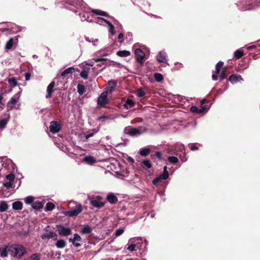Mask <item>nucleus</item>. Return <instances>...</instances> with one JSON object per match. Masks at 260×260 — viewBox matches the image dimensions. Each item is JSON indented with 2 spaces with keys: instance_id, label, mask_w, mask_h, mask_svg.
Listing matches in <instances>:
<instances>
[{
  "instance_id": "obj_1",
  "label": "nucleus",
  "mask_w": 260,
  "mask_h": 260,
  "mask_svg": "<svg viewBox=\"0 0 260 260\" xmlns=\"http://www.w3.org/2000/svg\"><path fill=\"white\" fill-rule=\"evenodd\" d=\"M9 252L14 257L20 258L25 252V248L20 245H11L8 247Z\"/></svg>"
},
{
  "instance_id": "obj_2",
  "label": "nucleus",
  "mask_w": 260,
  "mask_h": 260,
  "mask_svg": "<svg viewBox=\"0 0 260 260\" xmlns=\"http://www.w3.org/2000/svg\"><path fill=\"white\" fill-rule=\"evenodd\" d=\"M147 131V128L143 126H139L138 128L127 126L124 129L125 134L129 135L132 137L139 136Z\"/></svg>"
},
{
  "instance_id": "obj_3",
  "label": "nucleus",
  "mask_w": 260,
  "mask_h": 260,
  "mask_svg": "<svg viewBox=\"0 0 260 260\" xmlns=\"http://www.w3.org/2000/svg\"><path fill=\"white\" fill-rule=\"evenodd\" d=\"M90 203L94 207L101 208L105 204L102 201V198L100 196H94L90 199Z\"/></svg>"
},
{
  "instance_id": "obj_4",
  "label": "nucleus",
  "mask_w": 260,
  "mask_h": 260,
  "mask_svg": "<svg viewBox=\"0 0 260 260\" xmlns=\"http://www.w3.org/2000/svg\"><path fill=\"white\" fill-rule=\"evenodd\" d=\"M56 228L60 236H68L72 233L71 229L69 227H65L61 224L56 225Z\"/></svg>"
},
{
  "instance_id": "obj_5",
  "label": "nucleus",
  "mask_w": 260,
  "mask_h": 260,
  "mask_svg": "<svg viewBox=\"0 0 260 260\" xmlns=\"http://www.w3.org/2000/svg\"><path fill=\"white\" fill-rule=\"evenodd\" d=\"M82 208L81 205H77L75 208L70 211H66L64 215L67 216L73 217L78 215L81 212Z\"/></svg>"
},
{
  "instance_id": "obj_6",
  "label": "nucleus",
  "mask_w": 260,
  "mask_h": 260,
  "mask_svg": "<svg viewBox=\"0 0 260 260\" xmlns=\"http://www.w3.org/2000/svg\"><path fill=\"white\" fill-rule=\"evenodd\" d=\"M66 3L71 6L75 7L78 9L82 10L84 7H86L85 4L82 0H67Z\"/></svg>"
},
{
  "instance_id": "obj_7",
  "label": "nucleus",
  "mask_w": 260,
  "mask_h": 260,
  "mask_svg": "<svg viewBox=\"0 0 260 260\" xmlns=\"http://www.w3.org/2000/svg\"><path fill=\"white\" fill-rule=\"evenodd\" d=\"M81 12H80L79 14L80 19L82 21H87L88 22H91V21L89 20V9L86 7H84V8L81 10Z\"/></svg>"
},
{
  "instance_id": "obj_8",
  "label": "nucleus",
  "mask_w": 260,
  "mask_h": 260,
  "mask_svg": "<svg viewBox=\"0 0 260 260\" xmlns=\"http://www.w3.org/2000/svg\"><path fill=\"white\" fill-rule=\"evenodd\" d=\"M108 91H103L98 98L97 103L99 105L104 106L108 103L107 99Z\"/></svg>"
},
{
  "instance_id": "obj_9",
  "label": "nucleus",
  "mask_w": 260,
  "mask_h": 260,
  "mask_svg": "<svg viewBox=\"0 0 260 260\" xmlns=\"http://www.w3.org/2000/svg\"><path fill=\"white\" fill-rule=\"evenodd\" d=\"M92 66L93 65L90 64L83 66L82 71L80 74V76L84 79H87L89 72L91 69H92V68H91Z\"/></svg>"
},
{
  "instance_id": "obj_10",
  "label": "nucleus",
  "mask_w": 260,
  "mask_h": 260,
  "mask_svg": "<svg viewBox=\"0 0 260 260\" xmlns=\"http://www.w3.org/2000/svg\"><path fill=\"white\" fill-rule=\"evenodd\" d=\"M61 129V125L59 122L53 121L50 122L49 130L53 134L57 133Z\"/></svg>"
},
{
  "instance_id": "obj_11",
  "label": "nucleus",
  "mask_w": 260,
  "mask_h": 260,
  "mask_svg": "<svg viewBox=\"0 0 260 260\" xmlns=\"http://www.w3.org/2000/svg\"><path fill=\"white\" fill-rule=\"evenodd\" d=\"M18 42V39L16 38H10L6 43L5 49L8 50L13 48H16Z\"/></svg>"
},
{
  "instance_id": "obj_12",
  "label": "nucleus",
  "mask_w": 260,
  "mask_h": 260,
  "mask_svg": "<svg viewBox=\"0 0 260 260\" xmlns=\"http://www.w3.org/2000/svg\"><path fill=\"white\" fill-rule=\"evenodd\" d=\"M135 54L137 61L142 64L145 56V53L141 49L137 48L135 51Z\"/></svg>"
},
{
  "instance_id": "obj_13",
  "label": "nucleus",
  "mask_w": 260,
  "mask_h": 260,
  "mask_svg": "<svg viewBox=\"0 0 260 260\" xmlns=\"http://www.w3.org/2000/svg\"><path fill=\"white\" fill-rule=\"evenodd\" d=\"M141 239L140 237L132 238L128 240V243H130L129 245H128L127 247V249L129 251H134L136 250V245H135V243L136 242L137 240Z\"/></svg>"
},
{
  "instance_id": "obj_14",
  "label": "nucleus",
  "mask_w": 260,
  "mask_h": 260,
  "mask_svg": "<svg viewBox=\"0 0 260 260\" xmlns=\"http://www.w3.org/2000/svg\"><path fill=\"white\" fill-rule=\"evenodd\" d=\"M81 240V237L78 234L76 233L74 235L73 238L69 239V241L71 242L75 247H79L81 246V244L77 242L80 241Z\"/></svg>"
},
{
  "instance_id": "obj_15",
  "label": "nucleus",
  "mask_w": 260,
  "mask_h": 260,
  "mask_svg": "<svg viewBox=\"0 0 260 260\" xmlns=\"http://www.w3.org/2000/svg\"><path fill=\"white\" fill-rule=\"evenodd\" d=\"M232 84H235L238 82H242L244 80L240 75L233 74L231 75L228 79Z\"/></svg>"
},
{
  "instance_id": "obj_16",
  "label": "nucleus",
  "mask_w": 260,
  "mask_h": 260,
  "mask_svg": "<svg viewBox=\"0 0 260 260\" xmlns=\"http://www.w3.org/2000/svg\"><path fill=\"white\" fill-rule=\"evenodd\" d=\"M167 55L166 52L161 51H160L157 55V60L160 62L167 63Z\"/></svg>"
},
{
  "instance_id": "obj_17",
  "label": "nucleus",
  "mask_w": 260,
  "mask_h": 260,
  "mask_svg": "<svg viewBox=\"0 0 260 260\" xmlns=\"http://www.w3.org/2000/svg\"><path fill=\"white\" fill-rule=\"evenodd\" d=\"M117 85V82L114 80H110L108 82V87L106 88V91L111 93L114 90Z\"/></svg>"
},
{
  "instance_id": "obj_18",
  "label": "nucleus",
  "mask_w": 260,
  "mask_h": 260,
  "mask_svg": "<svg viewBox=\"0 0 260 260\" xmlns=\"http://www.w3.org/2000/svg\"><path fill=\"white\" fill-rule=\"evenodd\" d=\"M141 166L144 169H149L152 168V165L149 159H144L140 162Z\"/></svg>"
},
{
  "instance_id": "obj_19",
  "label": "nucleus",
  "mask_w": 260,
  "mask_h": 260,
  "mask_svg": "<svg viewBox=\"0 0 260 260\" xmlns=\"http://www.w3.org/2000/svg\"><path fill=\"white\" fill-rule=\"evenodd\" d=\"M57 234L54 232H50L49 233H46L43 234L41 237L43 240H49L51 238H56Z\"/></svg>"
},
{
  "instance_id": "obj_20",
  "label": "nucleus",
  "mask_w": 260,
  "mask_h": 260,
  "mask_svg": "<svg viewBox=\"0 0 260 260\" xmlns=\"http://www.w3.org/2000/svg\"><path fill=\"white\" fill-rule=\"evenodd\" d=\"M10 120V116L9 115L0 119V131H2L6 126Z\"/></svg>"
},
{
  "instance_id": "obj_21",
  "label": "nucleus",
  "mask_w": 260,
  "mask_h": 260,
  "mask_svg": "<svg viewBox=\"0 0 260 260\" xmlns=\"http://www.w3.org/2000/svg\"><path fill=\"white\" fill-rule=\"evenodd\" d=\"M55 86V82L52 81L47 86V94L46 95V98H49L52 96L53 92V88Z\"/></svg>"
},
{
  "instance_id": "obj_22",
  "label": "nucleus",
  "mask_w": 260,
  "mask_h": 260,
  "mask_svg": "<svg viewBox=\"0 0 260 260\" xmlns=\"http://www.w3.org/2000/svg\"><path fill=\"white\" fill-rule=\"evenodd\" d=\"M21 95V91H19L13 95L10 100L8 102V105H11L16 103L19 99Z\"/></svg>"
},
{
  "instance_id": "obj_23",
  "label": "nucleus",
  "mask_w": 260,
  "mask_h": 260,
  "mask_svg": "<svg viewBox=\"0 0 260 260\" xmlns=\"http://www.w3.org/2000/svg\"><path fill=\"white\" fill-rule=\"evenodd\" d=\"M91 12L95 15H100V16H104V17L112 18V17L110 16L108 14V13H107L106 12L100 10L92 9Z\"/></svg>"
},
{
  "instance_id": "obj_24",
  "label": "nucleus",
  "mask_w": 260,
  "mask_h": 260,
  "mask_svg": "<svg viewBox=\"0 0 260 260\" xmlns=\"http://www.w3.org/2000/svg\"><path fill=\"white\" fill-rule=\"evenodd\" d=\"M83 161L88 165H92L96 162V159L94 157L88 155L83 158Z\"/></svg>"
},
{
  "instance_id": "obj_25",
  "label": "nucleus",
  "mask_w": 260,
  "mask_h": 260,
  "mask_svg": "<svg viewBox=\"0 0 260 260\" xmlns=\"http://www.w3.org/2000/svg\"><path fill=\"white\" fill-rule=\"evenodd\" d=\"M44 203L39 201H35L33 203L31 207L33 209L39 210L43 208Z\"/></svg>"
},
{
  "instance_id": "obj_26",
  "label": "nucleus",
  "mask_w": 260,
  "mask_h": 260,
  "mask_svg": "<svg viewBox=\"0 0 260 260\" xmlns=\"http://www.w3.org/2000/svg\"><path fill=\"white\" fill-rule=\"evenodd\" d=\"M108 201L111 204H114L117 202V198L112 193H109L107 197Z\"/></svg>"
},
{
  "instance_id": "obj_27",
  "label": "nucleus",
  "mask_w": 260,
  "mask_h": 260,
  "mask_svg": "<svg viewBox=\"0 0 260 260\" xmlns=\"http://www.w3.org/2000/svg\"><path fill=\"white\" fill-rule=\"evenodd\" d=\"M12 208L15 210H20L22 208V203L20 201H16L12 204Z\"/></svg>"
},
{
  "instance_id": "obj_28",
  "label": "nucleus",
  "mask_w": 260,
  "mask_h": 260,
  "mask_svg": "<svg viewBox=\"0 0 260 260\" xmlns=\"http://www.w3.org/2000/svg\"><path fill=\"white\" fill-rule=\"evenodd\" d=\"M150 152V149L149 148H144L140 149L139 153L143 156H147Z\"/></svg>"
},
{
  "instance_id": "obj_29",
  "label": "nucleus",
  "mask_w": 260,
  "mask_h": 260,
  "mask_svg": "<svg viewBox=\"0 0 260 260\" xmlns=\"http://www.w3.org/2000/svg\"><path fill=\"white\" fill-rule=\"evenodd\" d=\"M75 69L73 67H69L67 69L64 70L61 73V76L62 77H66L69 74L72 73L74 72Z\"/></svg>"
},
{
  "instance_id": "obj_30",
  "label": "nucleus",
  "mask_w": 260,
  "mask_h": 260,
  "mask_svg": "<svg viewBox=\"0 0 260 260\" xmlns=\"http://www.w3.org/2000/svg\"><path fill=\"white\" fill-rule=\"evenodd\" d=\"M116 54L120 57H127L131 55V52L127 50H119L117 52Z\"/></svg>"
},
{
  "instance_id": "obj_31",
  "label": "nucleus",
  "mask_w": 260,
  "mask_h": 260,
  "mask_svg": "<svg viewBox=\"0 0 260 260\" xmlns=\"http://www.w3.org/2000/svg\"><path fill=\"white\" fill-rule=\"evenodd\" d=\"M66 241L63 239L58 240L55 243V246L58 248H63L66 246Z\"/></svg>"
},
{
  "instance_id": "obj_32",
  "label": "nucleus",
  "mask_w": 260,
  "mask_h": 260,
  "mask_svg": "<svg viewBox=\"0 0 260 260\" xmlns=\"http://www.w3.org/2000/svg\"><path fill=\"white\" fill-rule=\"evenodd\" d=\"M124 106L127 109H128L133 107L135 106V103L132 99H127Z\"/></svg>"
},
{
  "instance_id": "obj_33",
  "label": "nucleus",
  "mask_w": 260,
  "mask_h": 260,
  "mask_svg": "<svg viewBox=\"0 0 260 260\" xmlns=\"http://www.w3.org/2000/svg\"><path fill=\"white\" fill-rule=\"evenodd\" d=\"M8 206L7 203L5 201L0 203V212H3L7 210Z\"/></svg>"
},
{
  "instance_id": "obj_34",
  "label": "nucleus",
  "mask_w": 260,
  "mask_h": 260,
  "mask_svg": "<svg viewBox=\"0 0 260 260\" xmlns=\"http://www.w3.org/2000/svg\"><path fill=\"white\" fill-rule=\"evenodd\" d=\"M227 67H224L221 72V74L219 76V79L220 80H222L226 78V72H227Z\"/></svg>"
},
{
  "instance_id": "obj_35",
  "label": "nucleus",
  "mask_w": 260,
  "mask_h": 260,
  "mask_svg": "<svg viewBox=\"0 0 260 260\" xmlns=\"http://www.w3.org/2000/svg\"><path fill=\"white\" fill-rule=\"evenodd\" d=\"M85 91L84 85L79 84L77 86V92L80 95H82Z\"/></svg>"
},
{
  "instance_id": "obj_36",
  "label": "nucleus",
  "mask_w": 260,
  "mask_h": 260,
  "mask_svg": "<svg viewBox=\"0 0 260 260\" xmlns=\"http://www.w3.org/2000/svg\"><path fill=\"white\" fill-rule=\"evenodd\" d=\"M98 132V130L96 129H92L90 131L88 132L85 135L86 139H88L89 138L92 137L95 134H96Z\"/></svg>"
},
{
  "instance_id": "obj_37",
  "label": "nucleus",
  "mask_w": 260,
  "mask_h": 260,
  "mask_svg": "<svg viewBox=\"0 0 260 260\" xmlns=\"http://www.w3.org/2000/svg\"><path fill=\"white\" fill-rule=\"evenodd\" d=\"M8 249L7 247L5 248H0V255L2 257H6L8 256Z\"/></svg>"
},
{
  "instance_id": "obj_38",
  "label": "nucleus",
  "mask_w": 260,
  "mask_h": 260,
  "mask_svg": "<svg viewBox=\"0 0 260 260\" xmlns=\"http://www.w3.org/2000/svg\"><path fill=\"white\" fill-rule=\"evenodd\" d=\"M234 54L235 57L239 59L244 55V52L241 50L238 49L235 51Z\"/></svg>"
},
{
  "instance_id": "obj_39",
  "label": "nucleus",
  "mask_w": 260,
  "mask_h": 260,
  "mask_svg": "<svg viewBox=\"0 0 260 260\" xmlns=\"http://www.w3.org/2000/svg\"><path fill=\"white\" fill-rule=\"evenodd\" d=\"M223 64V62L221 61H219L215 66V73L216 74H218L220 72V68Z\"/></svg>"
},
{
  "instance_id": "obj_40",
  "label": "nucleus",
  "mask_w": 260,
  "mask_h": 260,
  "mask_svg": "<svg viewBox=\"0 0 260 260\" xmlns=\"http://www.w3.org/2000/svg\"><path fill=\"white\" fill-rule=\"evenodd\" d=\"M54 208H55V205H54V204L53 203H52L51 202H48V203H47V204L46 205V207H45V210L46 211H51Z\"/></svg>"
},
{
  "instance_id": "obj_41",
  "label": "nucleus",
  "mask_w": 260,
  "mask_h": 260,
  "mask_svg": "<svg viewBox=\"0 0 260 260\" xmlns=\"http://www.w3.org/2000/svg\"><path fill=\"white\" fill-rule=\"evenodd\" d=\"M107 25L109 27V31L111 35L113 36L115 34L114 27L110 21H107Z\"/></svg>"
},
{
  "instance_id": "obj_42",
  "label": "nucleus",
  "mask_w": 260,
  "mask_h": 260,
  "mask_svg": "<svg viewBox=\"0 0 260 260\" xmlns=\"http://www.w3.org/2000/svg\"><path fill=\"white\" fill-rule=\"evenodd\" d=\"M93 60H94L95 62H98L101 61H102V62L99 63L97 64L99 67H102L103 64H104L103 62H106V60L105 59H104L102 57H94L93 58Z\"/></svg>"
},
{
  "instance_id": "obj_43",
  "label": "nucleus",
  "mask_w": 260,
  "mask_h": 260,
  "mask_svg": "<svg viewBox=\"0 0 260 260\" xmlns=\"http://www.w3.org/2000/svg\"><path fill=\"white\" fill-rule=\"evenodd\" d=\"M168 161L171 163L173 164H176L178 161V158L174 156H170L168 158Z\"/></svg>"
},
{
  "instance_id": "obj_44",
  "label": "nucleus",
  "mask_w": 260,
  "mask_h": 260,
  "mask_svg": "<svg viewBox=\"0 0 260 260\" xmlns=\"http://www.w3.org/2000/svg\"><path fill=\"white\" fill-rule=\"evenodd\" d=\"M91 229L88 226H84L81 230V233L83 234H88L91 232Z\"/></svg>"
},
{
  "instance_id": "obj_45",
  "label": "nucleus",
  "mask_w": 260,
  "mask_h": 260,
  "mask_svg": "<svg viewBox=\"0 0 260 260\" xmlns=\"http://www.w3.org/2000/svg\"><path fill=\"white\" fill-rule=\"evenodd\" d=\"M24 202L26 204L32 205L34 202V198L32 196H28L24 199Z\"/></svg>"
},
{
  "instance_id": "obj_46",
  "label": "nucleus",
  "mask_w": 260,
  "mask_h": 260,
  "mask_svg": "<svg viewBox=\"0 0 260 260\" xmlns=\"http://www.w3.org/2000/svg\"><path fill=\"white\" fill-rule=\"evenodd\" d=\"M190 110L192 113L196 114H201L200 109L198 108V107L196 106H191L190 108Z\"/></svg>"
},
{
  "instance_id": "obj_47",
  "label": "nucleus",
  "mask_w": 260,
  "mask_h": 260,
  "mask_svg": "<svg viewBox=\"0 0 260 260\" xmlns=\"http://www.w3.org/2000/svg\"><path fill=\"white\" fill-rule=\"evenodd\" d=\"M124 232V228H120L116 230L114 233V235L115 237L120 236Z\"/></svg>"
},
{
  "instance_id": "obj_48",
  "label": "nucleus",
  "mask_w": 260,
  "mask_h": 260,
  "mask_svg": "<svg viewBox=\"0 0 260 260\" xmlns=\"http://www.w3.org/2000/svg\"><path fill=\"white\" fill-rule=\"evenodd\" d=\"M154 78L157 82H160L164 79L162 75L160 73H155Z\"/></svg>"
},
{
  "instance_id": "obj_49",
  "label": "nucleus",
  "mask_w": 260,
  "mask_h": 260,
  "mask_svg": "<svg viewBox=\"0 0 260 260\" xmlns=\"http://www.w3.org/2000/svg\"><path fill=\"white\" fill-rule=\"evenodd\" d=\"M136 245V249H140L143 245L142 239L141 237V239L137 240L136 242L135 243Z\"/></svg>"
},
{
  "instance_id": "obj_50",
  "label": "nucleus",
  "mask_w": 260,
  "mask_h": 260,
  "mask_svg": "<svg viewBox=\"0 0 260 260\" xmlns=\"http://www.w3.org/2000/svg\"><path fill=\"white\" fill-rule=\"evenodd\" d=\"M136 95L139 98H143L145 95V92L141 89H139L136 92Z\"/></svg>"
},
{
  "instance_id": "obj_51",
  "label": "nucleus",
  "mask_w": 260,
  "mask_h": 260,
  "mask_svg": "<svg viewBox=\"0 0 260 260\" xmlns=\"http://www.w3.org/2000/svg\"><path fill=\"white\" fill-rule=\"evenodd\" d=\"M159 176L161 179L166 180L169 178V172L168 171H163V173Z\"/></svg>"
},
{
  "instance_id": "obj_52",
  "label": "nucleus",
  "mask_w": 260,
  "mask_h": 260,
  "mask_svg": "<svg viewBox=\"0 0 260 260\" xmlns=\"http://www.w3.org/2000/svg\"><path fill=\"white\" fill-rule=\"evenodd\" d=\"M30 258L31 260H40V254L36 253H34L30 255Z\"/></svg>"
},
{
  "instance_id": "obj_53",
  "label": "nucleus",
  "mask_w": 260,
  "mask_h": 260,
  "mask_svg": "<svg viewBox=\"0 0 260 260\" xmlns=\"http://www.w3.org/2000/svg\"><path fill=\"white\" fill-rule=\"evenodd\" d=\"M209 108L207 106L203 105H201V108L200 109L201 113H203L204 112H206L208 110Z\"/></svg>"
},
{
  "instance_id": "obj_54",
  "label": "nucleus",
  "mask_w": 260,
  "mask_h": 260,
  "mask_svg": "<svg viewBox=\"0 0 260 260\" xmlns=\"http://www.w3.org/2000/svg\"><path fill=\"white\" fill-rule=\"evenodd\" d=\"M8 82H9V83L10 84L12 85L14 87L16 86L17 85V82L16 79L15 78H14V77H12L11 78L9 79H8Z\"/></svg>"
},
{
  "instance_id": "obj_55",
  "label": "nucleus",
  "mask_w": 260,
  "mask_h": 260,
  "mask_svg": "<svg viewBox=\"0 0 260 260\" xmlns=\"http://www.w3.org/2000/svg\"><path fill=\"white\" fill-rule=\"evenodd\" d=\"M6 178L9 180V181L13 183L14 179H15V175L13 174H10L7 175L6 176Z\"/></svg>"
},
{
  "instance_id": "obj_56",
  "label": "nucleus",
  "mask_w": 260,
  "mask_h": 260,
  "mask_svg": "<svg viewBox=\"0 0 260 260\" xmlns=\"http://www.w3.org/2000/svg\"><path fill=\"white\" fill-rule=\"evenodd\" d=\"M3 186L7 189L11 188L13 187V183L10 181H7L3 183Z\"/></svg>"
},
{
  "instance_id": "obj_57",
  "label": "nucleus",
  "mask_w": 260,
  "mask_h": 260,
  "mask_svg": "<svg viewBox=\"0 0 260 260\" xmlns=\"http://www.w3.org/2000/svg\"><path fill=\"white\" fill-rule=\"evenodd\" d=\"M97 19V23L101 24L103 22H105L107 24V21H108L107 20L101 17H98Z\"/></svg>"
},
{
  "instance_id": "obj_58",
  "label": "nucleus",
  "mask_w": 260,
  "mask_h": 260,
  "mask_svg": "<svg viewBox=\"0 0 260 260\" xmlns=\"http://www.w3.org/2000/svg\"><path fill=\"white\" fill-rule=\"evenodd\" d=\"M160 180H161V179L160 178L159 176H158L152 180L153 184L154 185H157Z\"/></svg>"
},
{
  "instance_id": "obj_59",
  "label": "nucleus",
  "mask_w": 260,
  "mask_h": 260,
  "mask_svg": "<svg viewBox=\"0 0 260 260\" xmlns=\"http://www.w3.org/2000/svg\"><path fill=\"white\" fill-rule=\"evenodd\" d=\"M189 148L192 151H195L198 150V147L196 146L194 144H189Z\"/></svg>"
},
{
  "instance_id": "obj_60",
  "label": "nucleus",
  "mask_w": 260,
  "mask_h": 260,
  "mask_svg": "<svg viewBox=\"0 0 260 260\" xmlns=\"http://www.w3.org/2000/svg\"><path fill=\"white\" fill-rule=\"evenodd\" d=\"M85 40L87 42H91L93 44V45H95L96 43L98 42V40L97 39H94H94H92V40H91L88 37H86L85 38Z\"/></svg>"
},
{
  "instance_id": "obj_61",
  "label": "nucleus",
  "mask_w": 260,
  "mask_h": 260,
  "mask_svg": "<svg viewBox=\"0 0 260 260\" xmlns=\"http://www.w3.org/2000/svg\"><path fill=\"white\" fill-rule=\"evenodd\" d=\"M125 39L129 41H132V33L131 32H127L126 34V35Z\"/></svg>"
},
{
  "instance_id": "obj_62",
  "label": "nucleus",
  "mask_w": 260,
  "mask_h": 260,
  "mask_svg": "<svg viewBox=\"0 0 260 260\" xmlns=\"http://www.w3.org/2000/svg\"><path fill=\"white\" fill-rule=\"evenodd\" d=\"M155 155L159 160H161L162 153L160 152H156L155 153Z\"/></svg>"
},
{
  "instance_id": "obj_63",
  "label": "nucleus",
  "mask_w": 260,
  "mask_h": 260,
  "mask_svg": "<svg viewBox=\"0 0 260 260\" xmlns=\"http://www.w3.org/2000/svg\"><path fill=\"white\" fill-rule=\"evenodd\" d=\"M123 34L122 33H120L118 35V39L119 40L120 43L123 42Z\"/></svg>"
},
{
  "instance_id": "obj_64",
  "label": "nucleus",
  "mask_w": 260,
  "mask_h": 260,
  "mask_svg": "<svg viewBox=\"0 0 260 260\" xmlns=\"http://www.w3.org/2000/svg\"><path fill=\"white\" fill-rule=\"evenodd\" d=\"M31 77V74L29 73H26L25 74V79L26 81H28L30 79Z\"/></svg>"
}]
</instances>
